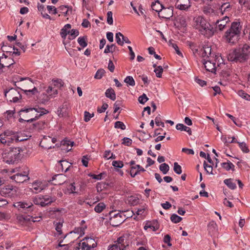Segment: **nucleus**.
<instances>
[{"instance_id": "obj_43", "label": "nucleus", "mask_w": 250, "mask_h": 250, "mask_svg": "<svg viewBox=\"0 0 250 250\" xmlns=\"http://www.w3.org/2000/svg\"><path fill=\"white\" fill-rule=\"evenodd\" d=\"M33 202L35 204L40 205L42 207H44V205L42 199V196H36L33 199Z\"/></svg>"}, {"instance_id": "obj_45", "label": "nucleus", "mask_w": 250, "mask_h": 250, "mask_svg": "<svg viewBox=\"0 0 250 250\" xmlns=\"http://www.w3.org/2000/svg\"><path fill=\"white\" fill-rule=\"evenodd\" d=\"M237 93L238 95L243 99L250 101V95L246 93L244 91L242 90H239Z\"/></svg>"}, {"instance_id": "obj_10", "label": "nucleus", "mask_w": 250, "mask_h": 250, "mask_svg": "<svg viewBox=\"0 0 250 250\" xmlns=\"http://www.w3.org/2000/svg\"><path fill=\"white\" fill-rule=\"evenodd\" d=\"M29 170L28 167H25L23 173H17L11 176V179L14 180L17 183H22L26 180H28V174Z\"/></svg>"}, {"instance_id": "obj_3", "label": "nucleus", "mask_w": 250, "mask_h": 250, "mask_svg": "<svg viewBox=\"0 0 250 250\" xmlns=\"http://www.w3.org/2000/svg\"><path fill=\"white\" fill-rule=\"evenodd\" d=\"M192 26L207 38H210L214 34L213 27L202 16H198L193 19Z\"/></svg>"}, {"instance_id": "obj_32", "label": "nucleus", "mask_w": 250, "mask_h": 250, "mask_svg": "<svg viewBox=\"0 0 250 250\" xmlns=\"http://www.w3.org/2000/svg\"><path fill=\"white\" fill-rule=\"evenodd\" d=\"M10 130H6L0 134V143L6 145V139L10 136Z\"/></svg>"}, {"instance_id": "obj_15", "label": "nucleus", "mask_w": 250, "mask_h": 250, "mask_svg": "<svg viewBox=\"0 0 250 250\" xmlns=\"http://www.w3.org/2000/svg\"><path fill=\"white\" fill-rule=\"evenodd\" d=\"M65 175L62 174H56L52 178L51 181L54 185H61L66 182Z\"/></svg>"}, {"instance_id": "obj_4", "label": "nucleus", "mask_w": 250, "mask_h": 250, "mask_svg": "<svg viewBox=\"0 0 250 250\" xmlns=\"http://www.w3.org/2000/svg\"><path fill=\"white\" fill-rule=\"evenodd\" d=\"M19 81L14 82V85L17 88L23 91L26 94L28 93L35 95L38 91L34 86V83L29 78H19Z\"/></svg>"}, {"instance_id": "obj_58", "label": "nucleus", "mask_w": 250, "mask_h": 250, "mask_svg": "<svg viewBox=\"0 0 250 250\" xmlns=\"http://www.w3.org/2000/svg\"><path fill=\"white\" fill-rule=\"evenodd\" d=\"M94 116V113H90L88 111H85L84 112V121L85 122H88L90 121V119Z\"/></svg>"}, {"instance_id": "obj_63", "label": "nucleus", "mask_w": 250, "mask_h": 250, "mask_svg": "<svg viewBox=\"0 0 250 250\" xmlns=\"http://www.w3.org/2000/svg\"><path fill=\"white\" fill-rule=\"evenodd\" d=\"M112 15L113 14L111 11H108L107 13V22L110 25H112L113 22Z\"/></svg>"}, {"instance_id": "obj_53", "label": "nucleus", "mask_w": 250, "mask_h": 250, "mask_svg": "<svg viewBox=\"0 0 250 250\" xmlns=\"http://www.w3.org/2000/svg\"><path fill=\"white\" fill-rule=\"evenodd\" d=\"M173 170L177 174H180L182 172L181 167L177 162L174 163Z\"/></svg>"}, {"instance_id": "obj_46", "label": "nucleus", "mask_w": 250, "mask_h": 250, "mask_svg": "<svg viewBox=\"0 0 250 250\" xmlns=\"http://www.w3.org/2000/svg\"><path fill=\"white\" fill-rule=\"evenodd\" d=\"M154 72L155 73L157 78H161L163 72V68L162 66H158L157 68L154 69Z\"/></svg>"}, {"instance_id": "obj_29", "label": "nucleus", "mask_w": 250, "mask_h": 250, "mask_svg": "<svg viewBox=\"0 0 250 250\" xmlns=\"http://www.w3.org/2000/svg\"><path fill=\"white\" fill-rule=\"evenodd\" d=\"M163 7V5L160 3L158 0H157L154 2H152L151 4V7L152 10L158 12V14L161 12Z\"/></svg>"}, {"instance_id": "obj_62", "label": "nucleus", "mask_w": 250, "mask_h": 250, "mask_svg": "<svg viewBox=\"0 0 250 250\" xmlns=\"http://www.w3.org/2000/svg\"><path fill=\"white\" fill-rule=\"evenodd\" d=\"M112 164L114 167L117 168H122L124 166L123 162L121 161H113Z\"/></svg>"}, {"instance_id": "obj_31", "label": "nucleus", "mask_w": 250, "mask_h": 250, "mask_svg": "<svg viewBox=\"0 0 250 250\" xmlns=\"http://www.w3.org/2000/svg\"><path fill=\"white\" fill-rule=\"evenodd\" d=\"M38 10L41 12V15L43 18L49 19L50 20H52L51 17L48 14L43 13V12L45 11V7L43 5L38 3Z\"/></svg>"}, {"instance_id": "obj_35", "label": "nucleus", "mask_w": 250, "mask_h": 250, "mask_svg": "<svg viewBox=\"0 0 250 250\" xmlns=\"http://www.w3.org/2000/svg\"><path fill=\"white\" fill-rule=\"evenodd\" d=\"M217 226L214 221H211L208 225V229L209 233H213L217 230Z\"/></svg>"}, {"instance_id": "obj_48", "label": "nucleus", "mask_w": 250, "mask_h": 250, "mask_svg": "<svg viewBox=\"0 0 250 250\" xmlns=\"http://www.w3.org/2000/svg\"><path fill=\"white\" fill-rule=\"evenodd\" d=\"M13 188L10 186H6L4 188H2L0 189V193L2 195H6L12 191Z\"/></svg>"}, {"instance_id": "obj_33", "label": "nucleus", "mask_w": 250, "mask_h": 250, "mask_svg": "<svg viewBox=\"0 0 250 250\" xmlns=\"http://www.w3.org/2000/svg\"><path fill=\"white\" fill-rule=\"evenodd\" d=\"M222 167L226 170L229 171L231 169L232 171L234 170V165L230 161L226 163H222L221 164Z\"/></svg>"}, {"instance_id": "obj_13", "label": "nucleus", "mask_w": 250, "mask_h": 250, "mask_svg": "<svg viewBox=\"0 0 250 250\" xmlns=\"http://www.w3.org/2000/svg\"><path fill=\"white\" fill-rule=\"evenodd\" d=\"M47 142H51V144H54L57 142V139L51 138L49 136H44L40 142V146L45 149L54 148L55 146H54L46 145Z\"/></svg>"}, {"instance_id": "obj_61", "label": "nucleus", "mask_w": 250, "mask_h": 250, "mask_svg": "<svg viewBox=\"0 0 250 250\" xmlns=\"http://www.w3.org/2000/svg\"><path fill=\"white\" fill-rule=\"evenodd\" d=\"M114 127L116 128H121L122 130L125 129V125L121 121H117L115 122Z\"/></svg>"}, {"instance_id": "obj_41", "label": "nucleus", "mask_w": 250, "mask_h": 250, "mask_svg": "<svg viewBox=\"0 0 250 250\" xmlns=\"http://www.w3.org/2000/svg\"><path fill=\"white\" fill-rule=\"evenodd\" d=\"M105 208V205L103 202H100L95 206L94 210L97 213H101Z\"/></svg>"}, {"instance_id": "obj_30", "label": "nucleus", "mask_w": 250, "mask_h": 250, "mask_svg": "<svg viewBox=\"0 0 250 250\" xmlns=\"http://www.w3.org/2000/svg\"><path fill=\"white\" fill-rule=\"evenodd\" d=\"M105 95L107 98H108L113 101H114L116 99L115 92L112 88H109L106 90Z\"/></svg>"}, {"instance_id": "obj_5", "label": "nucleus", "mask_w": 250, "mask_h": 250, "mask_svg": "<svg viewBox=\"0 0 250 250\" xmlns=\"http://www.w3.org/2000/svg\"><path fill=\"white\" fill-rule=\"evenodd\" d=\"M241 30V26L239 22H233L230 28L225 33L227 41L233 44L238 39Z\"/></svg>"}, {"instance_id": "obj_37", "label": "nucleus", "mask_w": 250, "mask_h": 250, "mask_svg": "<svg viewBox=\"0 0 250 250\" xmlns=\"http://www.w3.org/2000/svg\"><path fill=\"white\" fill-rule=\"evenodd\" d=\"M201 51L203 57H207L208 58L209 55L210 56L211 55V48L209 46L204 47Z\"/></svg>"}, {"instance_id": "obj_6", "label": "nucleus", "mask_w": 250, "mask_h": 250, "mask_svg": "<svg viewBox=\"0 0 250 250\" xmlns=\"http://www.w3.org/2000/svg\"><path fill=\"white\" fill-rule=\"evenodd\" d=\"M21 149L20 147H12L6 150L2 153L3 161L7 164H13L18 161Z\"/></svg>"}, {"instance_id": "obj_1", "label": "nucleus", "mask_w": 250, "mask_h": 250, "mask_svg": "<svg viewBox=\"0 0 250 250\" xmlns=\"http://www.w3.org/2000/svg\"><path fill=\"white\" fill-rule=\"evenodd\" d=\"M229 61L246 63L250 60V46L247 43L239 45V47L233 50L228 55Z\"/></svg>"}, {"instance_id": "obj_22", "label": "nucleus", "mask_w": 250, "mask_h": 250, "mask_svg": "<svg viewBox=\"0 0 250 250\" xmlns=\"http://www.w3.org/2000/svg\"><path fill=\"white\" fill-rule=\"evenodd\" d=\"M229 21V18L225 16L223 19L217 20L216 22V29L222 31L226 26L227 23Z\"/></svg>"}, {"instance_id": "obj_26", "label": "nucleus", "mask_w": 250, "mask_h": 250, "mask_svg": "<svg viewBox=\"0 0 250 250\" xmlns=\"http://www.w3.org/2000/svg\"><path fill=\"white\" fill-rule=\"evenodd\" d=\"M64 16H67L72 13V8L68 5H61L59 7Z\"/></svg>"}, {"instance_id": "obj_24", "label": "nucleus", "mask_w": 250, "mask_h": 250, "mask_svg": "<svg viewBox=\"0 0 250 250\" xmlns=\"http://www.w3.org/2000/svg\"><path fill=\"white\" fill-rule=\"evenodd\" d=\"M130 174L132 177H135L136 175L140 174L141 171L144 172L145 169L139 165H136L130 167Z\"/></svg>"}, {"instance_id": "obj_17", "label": "nucleus", "mask_w": 250, "mask_h": 250, "mask_svg": "<svg viewBox=\"0 0 250 250\" xmlns=\"http://www.w3.org/2000/svg\"><path fill=\"white\" fill-rule=\"evenodd\" d=\"M0 62L4 68L5 67H9L15 63L13 59L10 57H8L4 54H2L1 57H0Z\"/></svg>"}, {"instance_id": "obj_25", "label": "nucleus", "mask_w": 250, "mask_h": 250, "mask_svg": "<svg viewBox=\"0 0 250 250\" xmlns=\"http://www.w3.org/2000/svg\"><path fill=\"white\" fill-rule=\"evenodd\" d=\"M48 123L45 120L40 121L33 124V127L36 130H43L47 127Z\"/></svg>"}, {"instance_id": "obj_11", "label": "nucleus", "mask_w": 250, "mask_h": 250, "mask_svg": "<svg viewBox=\"0 0 250 250\" xmlns=\"http://www.w3.org/2000/svg\"><path fill=\"white\" fill-rule=\"evenodd\" d=\"M82 250H93L97 247V242L94 239L92 238H86L81 244Z\"/></svg>"}, {"instance_id": "obj_21", "label": "nucleus", "mask_w": 250, "mask_h": 250, "mask_svg": "<svg viewBox=\"0 0 250 250\" xmlns=\"http://www.w3.org/2000/svg\"><path fill=\"white\" fill-rule=\"evenodd\" d=\"M203 64H204L206 69L212 73H215L217 67L216 66V63L213 61H211L210 60L205 61Z\"/></svg>"}, {"instance_id": "obj_27", "label": "nucleus", "mask_w": 250, "mask_h": 250, "mask_svg": "<svg viewBox=\"0 0 250 250\" xmlns=\"http://www.w3.org/2000/svg\"><path fill=\"white\" fill-rule=\"evenodd\" d=\"M71 28V25L70 24H66L64 27L61 29V36L62 38L65 39L66 36L69 34L70 29Z\"/></svg>"}, {"instance_id": "obj_34", "label": "nucleus", "mask_w": 250, "mask_h": 250, "mask_svg": "<svg viewBox=\"0 0 250 250\" xmlns=\"http://www.w3.org/2000/svg\"><path fill=\"white\" fill-rule=\"evenodd\" d=\"M42 199L44 204H45L44 207L51 204V203L55 201L54 198L49 196H42Z\"/></svg>"}, {"instance_id": "obj_57", "label": "nucleus", "mask_w": 250, "mask_h": 250, "mask_svg": "<svg viewBox=\"0 0 250 250\" xmlns=\"http://www.w3.org/2000/svg\"><path fill=\"white\" fill-rule=\"evenodd\" d=\"M204 167L207 173L210 174H213L212 173V167L207 164L205 161L204 163Z\"/></svg>"}, {"instance_id": "obj_39", "label": "nucleus", "mask_w": 250, "mask_h": 250, "mask_svg": "<svg viewBox=\"0 0 250 250\" xmlns=\"http://www.w3.org/2000/svg\"><path fill=\"white\" fill-rule=\"evenodd\" d=\"M203 12L207 15H211L214 14V10L210 6H205L203 7Z\"/></svg>"}, {"instance_id": "obj_23", "label": "nucleus", "mask_w": 250, "mask_h": 250, "mask_svg": "<svg viewBox=\"0 0 250 250\" xmlns=\"http://www.w3.org/2000/svg\"><path fill=\"white\" fill-rule=\"evenodd\" d=\"M58 115L60 117H67L68 116V106L66 103H64L58 109Z\"/></svg>"}, {"instance_id": "obj_59", "label": "nucleus", "mask_w": 250, "mask_h": 250, "mask_svg": "<svg viewBox=\"0 0 250 250\" xmlns=\"http://www.w3.org/2000/svg\"><path fill=\"white\" fill-rule=\"evenodd\" d=\"M123 34L120 33L118 32L116 34V39L117 43L121 46H123L124 45V41H121L120 37L122 38Z\"/></svg>"}, {"instance_id": "obj_55", "label": "nucleus", "mask_w": 250, "mask_h": 250, "mask_svg": "<svg viewBox=\"0 0 250 250\" xmlns=\"http://www.w3.org/2000/svg\"><path fill=\"white\" fill-rule=\"evenodd\" d=\"M239 146L242 151L245 153H248L249 151V149L246 145V144L244 142L238 143Z\"/></svg>"}, {"instance_id": "obj_12", "label": "nucleus", "mask_w": 250, "mask_h": 250, "mask_svg": "<svg viewBox=\"0 0 250 250\" xmlns=\"http://www.w3.org/2000/svg\"><path fill=\"white\" fill-rule=\"evenodd\" d=\"M173 8L169 6L167 8L163 7L161 12L159 13V17L162 19H169L173 16Z\"/></svg>"}, {"instance_id": "obj_9", "label": "nucleus", "mask_w": 250, "mask_h": 250, "mask_svg": "<svg viewBox=\"0 0 250 250\" xmlns=\"http://www.w3.org/2000/svg\"><path fill=\"white\" fill-rule=\"evenodd\" d=\"M112 213L110 214V223L114 227L119 226L126 220V218L123 216L121 212L114 214L113 215H112Z\"/></svg>"}, {"instance_id": "obj_28", "label": "nucleus", "mask_w": 250, "mask_h": 250, "mask_svg": "<svg viewBox=\"0 0 250 250\" xmlns=\"http://www.w3.org/2000/svg\"><path fill=\"white\" fill-rule=\"evenodd\" d=\"M127 201L130 206H134L139 204V198L135 196H130L128 197Z\"/></svg>"}, {"instance_id": "obj_14", "label": "nucleus", "mask_w": 250, "mask_h": 250, "mask_svg": "<svg viewBox=\"0 0 250 250\" xmlns=\"http://www.w3.org/2000/svg\"><path fill=\"white\" fill-rule=\"evenodd\" d=\"M17 219L20 223L28 222L32 221L33 222H39L42 219L41 216H38L33 217L29 215L24 216L23 215H20L17 217Z\"/></svg>"}, {"instance_id": "obj_2", "label": "nucleus", "mask_w": 250, "mask_h": 250, "mask_svg": "<svg viewBox=\"0 0 250 250\" xmlns=\"http://www.w3.org/2000/svg\"><path fill=\"white\" fill-rule=\"evenodd\" d=\"M48 112L49 111L39 106L21 109L19 112V115L21 117L19 121L20 122H22L23 121L32 122Z\"/></svg>"}, {"instance_id": "obj_52", "label": "nucleus", "mask_w": 250, "mask_h": 250, "mask_svg": "<svg viewBox=\"0 0 250 250\" xmlns=\"http://www.w3.org/2000/svg\"><path fill=\"white\" fill-rule=\"evenodd\" d=\"M122 213H123V216L126 218V219L132 217L133 215L135 214L134 212L130 210H126L124 211H123Z\"/></svg>"}, {"instance_id": "obj_56", "label": "nucleus", "mask_w": 250, "mask_h": 250, "mask_svg": "<svg viewBox=\"0 0 250 250\" xmlns=\"http://www.w3.org/2000/svg\"><path fill=\"white\" fill-rule=\"evenodd\" d=\"M115 45L114 44H112L111 45H107L104 50V53H108L109 52H113L115 50Z\"/></svg>"}, {"instance_id": "obj_16", "label": "nucleus", "mask_w": 250, "mask_h": 250, "mask_svg": "<svg viewBox=\"0 0 250 250\" xmlns=\"http://www.w3.org/2000/svg\"><path fill=\"white\" fill-rule=\"evenodd\" d=\"M189 0H178L176 3V7L181 10H188L190 7Z\"/></svg>"}, {"instance_id": "obj_7", "label": "nucleus", "mask_w": 250, "mask_h": 250, "mask_svg": "<svg viewBox=\"0 0 250 250\" xmlns=\"http://www.w3.org/2000/svg\"><path fill=\"white\" fill-rule=\"evenodd\" d=\"M4 95L7 100L10 102L17 103L21 99V94L14 88L5 90Z\"/></svg>"}, {"instance_id": "obj_50", "label": "nucleus", "mask_w": 250, "mask_h": 250, "mask_svg": "<svg viewBox=\"0 0 250 250\" xmlns=\"http://www.w3.org/2000/svg\"><path fill=\"white\" fill-rule=\"evenodd\" d=\"M60 163H61V169L62 170H63L64 169V167H67L64 170V171L66 172V171H67L69 169V167H70L69 163L66 161H65V160H61L60 161Z\"/></svg>"}, {"instance_id": "obj_64", "label": "nucleus", "mask_w": 250, "mask_h": 250, "mask_svg": "<svg viewBox=\"0 0 250 250\" xmlns=\"http://www.w3.org/2000/svg\"><path fill=\"white\" fill-rule=\"evenodd\" d=\"M123 142L122 144L126 146H130L132 145V141L129 138L125 137L123 139Z\"/></svg>"}, {"instance_id": "obj_8", "label": "nucleus", "mask_w": 250, "mask_h": 250, "mask_svg": "<svg viewBox=\"0 0 250 250\" xmlns=\"http://www.w3.org/2000/svg\"><path fill=\"white\" fill-rule=\"evenodd\" d=\"M13 206L18 210L25 213L31 212L34 210V206L31 202H18L14 204Z\"/></svg>"}, {"instance_id": "obj_18", "label": "nucleus", "mask_w": 250, "mask_h": 250, "mask_svg": "<svg viewBox=\"0 0 250 250\" xmlns=\"http://www.w3.org/2000/svg\"><path fill=\"white\" fill-rule=\"evenodd\" d=\"M46 93L48 96L44 95V99H43L42 103L47 102L49 100L50 97H54L58 94V90L52 86H49L46 90Z\"/></svg>"}, {"instance_id": "obj_44", "label": "nucleus", "mask_w": 250, "mask_h": 250, "mask_svg": "<svg viewBox=\"0 0 250 250\" xmlns=\"http://www.w3.org/2000/svg\"><path fill=\"white\" fill-rule=\"evenodd\" d=\"M159 168L164 174H166L168 171L169 169V167L167 164L166 163H163L160 166Z\"/></svg>"}, {"instance_id": "obj_49", "label": "nucleus", "mask_w": 250, "mask_h": 250, "mask_svg": "<svg viewBox=\"0 0 250 250\" xmlns=\"http://www.w3.org/2000/svg\"><path fill=\"white\" fill-rule=\"evenodd\" d=\"M52 81L55 87L60 88L64 85V83L61 79L53 80Z\"/></svg>"}, {"instance_id": "obj_42", "label": "nucleus", "mask_w": 250, "mask_h": 250, "mask_svg": "<svg viewBox=\"0 0 250 250\" xmlns=\"http://www.w3.org/2000/svg\"><path fill=\"white\" fill-rule=\"evenodd\" d=\"M124 82L127 85L133 86L135 85V82L132 76H128L124 80Z\"/></svg>"}, {"instance_id": "obj_51", "label": "nucleus", "mask_w": 250, "mask_h": 250, "mask_svg": "<svg viewBox=\"0 0 250 250\" xmlns=\"http://www.w3.org/2000/svg\"><path fill=\"white\" fill-rule=\"evenodd\" d=\"M67 190L69 194L76 193L75 183L70 184L67 187Z\"/></svg>"}, {"instance_id": "obj_60", "label": "nucleus", "mask_w": 250, "mask_h": 250, "mask_svg": "<svg viewBox=\"0 0 250 250\" xmlns=\"http://www.w3.org/2000/svg\"><path fill=\"white\" fill-rule=\"evenodd\" d=\"M148 100L146 94L144 93L143 95L140 96L138 98L139 103L141 104H145Z\"/></svg>"}, {"instance_id": "obj_36", "label": "nucleus", "mask_w": 250, "mask_h": 250, "mask_svg": "<svg viewBox=\"0 0 250 250\" xmlns=\"http://www.w3.org/2000/svg\"><path fill=\"white\" fill-rule=\"evenodd\" d=\"M230 9V5L229 3L226 2V3H223L221 5V6L220 8V12H221L222 14H223L224 12H225L226 11H229Z\"/></svg>"}, {"instance_id": "obj_40", "label": "nucleus", "mask_w": 250, "mask_h": 250, "mask_svg": "<svg viewBox=\"0 0 250 250\" xmlns=\"http://www.w3.org/2000/svg\"><path fill=\"white\" fill-rule=\"evenodd\" d=\"M224 183L230 189H234L236 186V184L232 182L231 179H227L224 180Z\"/></svg>"}, {"instance_id": "obj_19", "label": "nucleus", "mask_w": 250, "mask_h": 250, "mask_svg": "<svg viewBox=\"0 0 250 250\" xmlns=\"http://www.w3.org/2000/svg\"><path fill=\"white\" fill-rule=\"evenodd\" d=\"M10 136L8 137L6 139V144L9 145L10 143H12L14 141L16 142H21L26 140V139H20V137L18 134L12 131H10Z\"/></svg>"}, {"instance_id": "obj_54", "label": "nucleus", "mask_w": 250, "mask_h": 250, "mask_svg": "<svg viewBox=\"0 0 250 250\" xmlns=\"http://www.w3.org/2000/svg\"><path fill=\"white\" fill-rule=\"evenodd\" d=\"M105 73V71L103 69H100L97 70L96 73V74L94 76V78L97 79H100L102 78L103 76L104 75Z\"/></svg>"}, {"instance_id": "obj_38", "label": "nucleus", "mask_w": 250, "mask_h": 250, "mask_svg": "<svg viewBox=\"0 0 250 250\" xmlns=\"http://www.w3.org/2000/svg\"><path fill=\"white\" fill-rule=\"evenodd\" d=\"M86 40V36L80 37L78 39V42L81 46L84 48L87 45Z\"/></svg>"}, {"instance_id": "obj_20", "label": "nucleus", "mask_w": 250, "mask_h": 250, "mask_svg": "<svg viewBox=\"0 0 250 250\" xmlns=\"http://www.w3.org/2000/svg\"><path fill=\"white\" fill-rule=\"evenodd\" d=\"M127 240V238L126 236H122L118 238L115 244L117 245L121 250H124L128 246V242Z\"/></svg>"}, {"instance_id": "obj_47", "label": "nucleus", "mask_w": 250, "mask_h": 250, "mask_svg": "<svg viewBox=\"0 0 250 250\" xmlns=\"http://www.w3.org/2000/svg\"><path fill=\"white\" fill-rule=\"evenodd\" d=\"M182 218L176 214H173L170 217V220L174 223H178L181 221Z\"/></svg>"}]
</instances>
